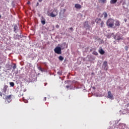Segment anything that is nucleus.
<instances>
[{"instance_id":"nucleus-1","label":"nucleus","mask_w":129,"mask_h":129,"mask_svg":"<svg viewBox=\"0 0 129 129\" xmlns=\"http://www.w3.org/2000/svg\"><path fill=\"white\" fill-rule=\"evenodd\" d=\"M106 25L109 28H112L114 26V20L109 19L106 22Z\"/></svg>"},{"instance_id":"nucleus-2","label":"nucleus","mask_w":129,"mask_h":129,"mask_svg":"<svg viewBox=\"0 0 129 129\" xmlns=\"http://www.w3.org/2000/svg\"><path fill=\"white\" fill-rule=\"evenodd\" d=\"M12 96H13L12 95H10L9 96H7V95L4 94L3 98L4 99H5V100H7L8 101V103H10L11 101H12Z\"/></svg>"},{"instance_id":"nucleus-3","label":"nucleus","mask_w":129,"mask_h":129,"mask_svg":"<svg viewBox=\"0 0 129 129\" xmlns=\"http://www.w3.org/2000/svg\"><path fill=\"white\" fill-rule=\"evenodd\" d=\"M48 16L51 18H55V17H57V16H58V10L57 9H54L52 12L48 14Z\"/></svg>"},{"instance_id":"nucleus-4","label":"nucleus","mask_w":129,"mask_h":129,"mask_svg":"<svg viewBox=\"0 0 129 129\" xmlns=\"http://www.w3.org/2000/svg\"><path fill=\"white\" fill-rule=\"evenodd\" d=\"M95 22H96L97 24H98V25H100L101 28L103 27V25H104V22L103 21H102L101 19L97 18L95 20Z\"/></svg>"},{"instance_id":"nucleus-5","label":"nucleus","mask_w":129,"mask_h":129,"mask_svg":"<svg viewBox=\"0 0 129 129\" xmlns=\"http://www.w3.org/2000/svg\"><path fill=\"white\" fill-rule=\"evenodd\" d=\"M54 51L56 54H58V55L60 54H62L61 49L59 46H56L54 49Z\"/></svg>"},{"instance_id":"nucleus-6","label":"nucleus","mask_w":129,"mask_h":129,"mask_svg":"<svg viewBox=\"0 0 129 129\" xmlns=\"http://www.w3.org/2000/svg\"><path fill=\"white\" fill-rule=\"evenodd\" d=\"M108 98H109L110 99H113V95L111 94V92L110 91L108 92Z\"/></svg>"},{"instance_id":"nucleus-7","label":"nucleus","mask_w":129,"mask_h":129,"mask_svg":"<svg viewBox=\"0 0 129 129\" xmlns=\"http://www.w3.org/2000/svg\"><path fill=\"white\" fill-rule=\"evenodd\" d=\"M84 28H86V29H88V30H89L90 28V26L88 25V21L85 22V23L84 24Z\"/></svg>"},{"instance_id":"nucleus-8","label":"nucleus","mask_w":129,"mask_h":129,"mask_svg":"<svg viewBox=\"0 0 129 129\" xmlns=\"http://www.w3.org/2000/svg\"><path fill=\"white\" fill-rule=\"evenodd\" d=\"M8 88H9V86L5 85L3 89V92L6 93V92H7V90H8Z\"/></svg>"},{"instance_id":"nucleus-9","label":"nucleus","mask_w":129,"mask_h":129,"mask_svg":"<svg viewBox=\"0 0 129 129\" xmlns=\"http://www.w3.org/2000/svg\"><path fill=\"white\" fill-rule=\"evenodd\" d=\"M115 26L116 27H119L120 26V22L118 20L115 21Z\"/></svg>"},{"instance_id":"nucleus-10","label":"nucleus","mask_w":129,"mask_h":129,"mask_svg":"<svg viewBox=\"0 0 129 129\" xmlns=\"http://www.w3.org/2000/svg\"><path fill=\"white\" fill-rule=\"evenodd\" d=\"M41 22V24H42V25H45V24H46V20L45 19V18L44 17H42Z\"/></svg>"},{"instance_id":"nucleus-11","label":"nucleus","mask_w":129,"mask_h":129,"mask_svg":"<svg viewBox=\"0 0 129 129\" xmlns=\"http://www.w3.org/2000/svg\"><path fill=\"white\" fill-rule=\"evenodd\" d=\"M103 66L105 70H107L106 66H107V61H104Z\"/></svg>"},{"instance_id":"nucleus-12","label":"nucleus","mask_w":129,"mask_h":129,"mask_svg":"<svg viewBox=\"0 0 129 129\" xmlns=\"http://www.w3.org/2000/svg\"><path fill=\"white\" fill-rule=\"evenodd\" d=\"M75 7L76 8V9H81L82 6L80 4H76L75 5Z\"/></svg>"},{"instance_id":"nucleus-13","label":"nucleus","mask_w":129,"mask_h":129,"mask_svg":"<svg viewBox=\"0 0 129 129\" xmlns=\"http://www.w3.org/2000/svg\"><path fill=\"white\" fill-rule=\"evenodd\" d=\"M102 16H103L104 19H106L107 18V13L106 12H104L103 13Z\"/></svg>"},{"instance_id":"nucleus-14","label":"nucleus","mask_w":129,"mask_h":129,"mask_svg":"<svg viewBox=\"0 0 129 129\" xmlns=\"http://www.w3.org/2000/svg\"><path fill=\"white\" fill-rule=\"evenodd\" d=\"M99 52L100 53V54H101V55H103V54H104L105 53L104 50H103V49H102V48L99 50Z\"/></svg>"},{"instance_id":"nucleus-15","label":"nucleus","mask_w":129,"mask_h":129,"mask_svg":"<svg viewBox=\"0 0 129 129\" xmlns=\"http://www.w3.org/2000/svg\"><path fill=\"white\" fill-rule=\"evenodd\" d=\"M125 125L124 124H120L119 127L121 129H124Z\"/></svg>"},{"instance_id":"nucleus-16","label":"nucleus","mask_w":129,"mask_h":129,"mask_svg":"<svg viewBox=\"0 0 129 129\" xmlns=\"http://www.w3.org/2000/svg\"><path fill=\"white\" fill-rule=\"evenodd\" d=\"M99 3H101V4H105L106 3V0H98Z\"/></svg>"},{"instance_id":"nucleus-17","label":"nucleus","mask_w":129,"mask_h":129,"mask_svg":"<svg viewBox=\"0 0 129 129\" xmlns=\"http://www.w3.org/2000/svg\"><path fill=\"white\" fill-rule=\"evenodd\" d=\"M13 66H12V68L13 70H15L17 68V64L16 63H13Z\"/></svg>"},{"instance_id":"nucleus-18","label":"nucleus","mask_w":129,"mask_h":129,"mask_svg":"<svg viewBox=\"0 0 129 129\" xmlns=\"http://www.w3.org/2000/svg\"><path fill=\"white\" fill-rule=\"evenodd\" d=\"M117 2V0H111L110 1V4L112 5H113V4H115Z\"/></svg>"},{"instance_id":"nucleus-19","label":"nucleus","mask_w":129,"mask_h":129,"mask_svg":"<svg viewBox=\"0 0 129 129\" xmlns=\"http://www.w3.org/2000/svg\"><path fill=\"white\" fill-rule=\"evenodd\" d=\"M59 60V61H63V60H64V57H63V56L60 55L58 57Z\"/></svg>"},{"instance_id":"nucleus-20","label":"nucleus","mask_w":129,"mask_h":129,"mask_svg":"<svg viewBox=\"0 0 129 129\" xmlns=\"http://www.w3.org/2000/svg\"><path fill=\"white\" fill-rule=\"evenodd\" d=\"M10 84L12 87H14L15 86V83L14 82H10Z\"/></svg>"},{"instance_id":"nucleus-21","label":"nucleus","mask_w":129,"mask_h":129,"mask_svg":"<svg viewBox=\"0 0 129 129\" xmlns=\"http://www.w3.org/2000/svg\"><path fill=\"white\" fill-rule=\"evenodd\" d=\"M14 29V32H16V31H17V30H18V26L15 25Z\"/></svg>"},{"instance_id":"nucleus-22","label":"nucleus","mask_w":129,"mask_h":129,"mask_svg":"<svg viewBox=\"0 0 129 129\" xmlns=\"http://www.w3.org/2000/svg\"><path fill=\"white\" fill-rule=\"evenodd\" d=\"M124 49L126 51H127L128 50V47L127 46H125L124 47Z\"/></svg>"},{"instance_id":"nucleus-23","label":"nucleus","mask_w":129,"mask_h":129,"mask_svg":"<svg viewBox=\"0 0 129 129\" xmlns=\"http://www.w3.org/2000/svg\"><path fill=\"white\" fill-rule=\"evenodd\" d=\"M18 37H19V35H16L14 37V39H15V40H17L18 39Z\"/></svg>"},{"instance_id":"nucleus-24","label":"nucleus","mask_w":129,"mask_h":129,"mask_svg":"<svg viewBox=\"0 0 129 129\" xmlns=\"http://www.w3.org/2000/svg\"><path fill=\"white\" fill-rule=\"evenodd\" d=\"M93 54H94V55H98V53H97V52H93Z\"/></svg>"},{"instance_id":"nucleus-25","label":"nucleus","mask_w":129,"mask_h":129,"mask_svg":"<svg viewBox=\"0 0 129 129\" xmlns=\"http://www.w3.org/2000/svg\"><path fill=\"white\" fill-rule=\"evenodd\" d=\"M38 70H40V71H42V68H41L40 67H39Z\"/></svg>"},{"instance_id":"nucleus-26","label":"nucleus","mask_w":129,"mask_h":129,"mask_svg":"<svg viewBox=\"0 0 129 129\" xmlns=\"http://www.w3.org/2000/svg\"><path fill=\"white\" fill-rule=\"evenodd\" d=\"M117 40L118 41H119V40H121V37H119V38H117Z\"/></svg>"},{"instance_id":"nucleus-27","label":"nucleus","mask_w":129,"mask_h":129,"mask_svg":"<svg viewBox=\"0 0 129 129\" xmlns=\"http://www.w3.org/2000/svg\"><path fill=\"white\" fill-rule=\"evenodd\" d=\"M0 96H1V97L3 96V93H2V92H0Z\"/></svg>"},{"instance_id":"nucleus-28","label":"nucleus","mask_w":129,"mask_h":129,"mask_svg":"<svg viewBox=\"0 0 129 129\" xmlns=\"http://www.w3.org/2000/svg\"><path fill=\"white\" fill-rule=\"evenodd\" d=\"M43 100H44V101H46V100H47V98L46 97H44Z\"/></svg>"},{"instance_id":"nucleus-29","label":"nucleus","mask_w":129,"mask_h":129,"mask_svg":"<svg viewBox=\"0 0 129 129\" xmlns=\"http://www.w3.org/2000/svg\"><path fill=\"white\" fill-rule=\"evenodd\" d=\"M70 30H71V31H73V28L72 27L70 28Z\"/></svg>"},{"instance_id":"nucleus-30","label":"nucleus","mask_w":129,"mask_h":129,"mask_svg":"<svg viewBox=\"0 0 129 129\" xmlns=\"http://www.w3.org/2000/svg\"><path fill=\"white\" fill-rule=\"evenodd\" d=\"M41 72H44V69H42L41 71H40Z\"/></svg>"},{"instance_id":"nucleus-31","label":"nucleus","mask_w":129,"mask_h":129,"mask_svg":"<svg viewBox=\"0 0 129 129\" xmlns=\"http://www.w3.org/2000/svg\"><path fill=\"white\" fill-rule=\"evenodd\" d=\"M66 87H67V88H69V87H70V86H66Z\"/></svg>"},{"instance_id":"nucleus-32","label":"nucleus","mask_w":129,"mask_h":129,"mask_svg":"<svg viewBox=\"0 0 129 129\" xmlns=\"http://www.w3.org/2000/svg\"><path fill=\"white\" fill-rule=\"evenodd\" d=\"M42 0H38V1L39 2V3H42Z\"/></svg>"},{"instance_id":"nucleus-33","label":"nucleus","mask_w":129,"mask_h":129,"mask_svg":"<svg viewBox=\"0 0 129 129\" xmlns=\"http://www.w3.org/2000/svg\"><path fill=\"white\" fill-rule=\"evenodd\" d=\"M27 4H28V5H30V4H31V2H28L27 3Z\"/></svg>"},{"instance_id":"nucleus-34","label":"nucleus","mask_w":129,"mask_h":129,"mask_svg":"<svg viewBox=\"0 0 129 129\" xmlns=\"http://www.w3.org/2000/svg\"><path fill=\"white\" fill-rule=\"evenodd\" d=\"M56 28H59V25H56Z\"/></svg>"},{"instance_id":"nucleus-35","label":"nucleus","mask_w":129,"mask_h":129,"mask_svg":"<svg viewBox=\"0 0 129 129\" xmlns=\"http://www.w3.org/2000/svg\"><path fill=\"white\" fill-rule=\"evenodd\" d=\"M36 6H37V7H38V6H39V3H37Z\"/></svg>"},{"instance_id":"nucleus-36","label":"nucleus","mask_w":129,"mask_h":129,"mask_svg":"<svg viewBox=\"0 0 129 129\" xmlns=\"http://www.w3.org/2000/svg\"><path fill=\"white\" fill-rule=\"evenodd\" d=\"M63 12L65 13V12H66V9H63Z\"/></svg>"},{"instance_id":"nucleus-37","label":"nucleus","mask_w":129,"mask_h":129,"mask_svg":"<svg viewBox=\"0 0 129 129\" xmlns=\"http://www.w3.org/2000/svg\"><path fill=\"white\" fill-rule=\"evenodd\" d=\"M1 18H2V16L1 15H0V19H1Z\"/></svg>"}]
</instances>
